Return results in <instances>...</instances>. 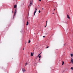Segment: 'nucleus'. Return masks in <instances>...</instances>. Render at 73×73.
Returning a JSON list of instances; mask_svg holds the SVG:
<instances>
[{
	"label": "nucleus",
	"instance_id": "f257e3e1",
	"mask_svg": "<svg viewBox=\"0 0 73 73\" xmlns=\"http://www.w3.org/2000/svg\"><path fill=\"white\" fill-rule=\"evenodd\" d=\"M33 4V1H30V5H29L28 8H29V6L30 5V7L31 6V5H32Z\"/></svg>",
	"mask_w": 73,
	"mask_h": 73
},
{
	"label": "nucleus",
	"instance_id": "f03ea898",
	"mask_svg": "<svg viewBox=\"0 0 73 73\" xmlns=\"http://www.w3.org/2000/svg\"><path fill=\"white\" fill-rule=\"evenodd\" d=\"M22 70L23 73H24V72H25L26 71V70H25V69H24V68H22Z\"/></svg>",
	"mask_w": 73,
	"mask_h": 73
},
{
	"label": "nucleus",
	"instance_id": "7ed1b4c3",
	"mask_svg": "<svg viewBox=\"0 0 73 73\" xmlns=\"http://www.w3.org/2000/svg\"><path fill=\"white\" fill-rule=\"evenodd\" d=\"M36 12H37V9H35V11L34 12V15H35V13H36Z\"/></svg>",
	"mask_w": 73,
	"mask_h": 73
},
{
	"label": "nucleus",
	"instance_id": "20e7f679",
	"mask_svg": "<svg viewBox=\"0 0 73 73\" xmlns=\"http://www.w3.org/2000/svg\"><path fill=\"white\" fill-rule=\"evenodd\" d=\"M16 12H17L16 10H15V11L14 15V16H15V15H16Z\"/></svg>",
	"mask_w": 73,
	"mask_h": 73
},
{
	"label": "nucleus",
	"instance_id": "39448f33",
	"mask_svg": "<svg viewBox=\"0 0 73 73\" xmlns=\"http://www.w3.org/2000/svg\"><path fill=\"white\" fill-rule=\"evenodd\" d=\"M67 17L68 18V19H70V17H69V15H68V14L67 15Z\"/></svg>",
	"mask_w": 73,
	"mask_h": 73
},
{
	"label": "nucleus",
	"instance_id": "423d86ee",
	"mask_svg": "<svg viewBox=\"0 0 73 73\" xmlns=\"http://www.w3.org/2000/svg\"><path fill=\"white\" fill-rule=\"evenodd\" d=\"M16 7H17V5H15L14 6V8H16Z\"/></svg>",
	"mask_w": 73,
	"mask_h": 73
},
{
	"label": "nucleus",
	"instance_id": "0eeeda50",
	"mask_svg": "<svg viewBox=\"0 0 73 73\" xmlns=\"http://www.w3.org/2000/svg\"><path fill=\"white\" fill-rule=\"evenodd\" d=\"M31 56H33V54L32 53H31Z\"/></svg>",
	"mask_w": 73,
	"mask_h": 73
},
{
	"label": "nucleus",
	"instance_id": "6e6552de",
	"mask_svg": "<svg viewBox=\"0 0 73 73\" xmlns=\"http://www.w3.org/2000/svg\"><path fill=\"white\" fill-rule=\"evenodd\" d=\"M64 61H62V65H64Z\"/></svg>",
	"mask_w": 73,
	"mask_h": 73
},
{
	"label": "nucleus",
	"instance_id": "1a4fd4ad",
	"mask_svg": "<svg viewBox=\"0 0 73 73\" xmlns=\"http://www.w3.org/2000/svg\"><path fill=\"white\" fill-rule=\"evenodd\" d=\"M28 25V21H27V24L26 25Z\"/></svg>",
	"mask_w": 73,
	"mask_h": 73
},
{
	"label": "nucleus",
	"instance_id": "9d476101",
	"mask_svg": "<svg viewBox=\"0 0 73 73\" xmlns=\"http://www.w3.org/2000/svg\"><path fill=\"white\" fill-rule=\"evenodd\" d=\"M70 55H71V57H73V54H70Z\"/></svg>",
	"mask_w": 73,
	"mask_h": 73
},
{
	"label": "nucleus",
	"instance_id": "9b49d317",
	"mask_svg": "<svg viewBox=\"0 0 73 73\" xmlns=\"http://www.w3.org/2000/svg\"><path fill=\"white\" fill-rule=\"evenodd\" d=\"M30 42H31V40H29L28 43H30Z\"/></svg>",
	"mask_w": 73,
	"mask_h": 73
},
{
	"label": "nucleus",
	"instance_id": "f8f14e48",
	"mask_svg": "<svg viewBox=\"0 0 73 73\" xmlns=\"http://www.w3.org/2000/svg\"><path fill=\"white\" fill-rule=\"evenodd\" d=\"M71 69H72V70H73V67H71Z\"/></svg>",
	"mask_w": 73,
	"mask_h": 73
},
{
	"label": "nucleus",
	"instance_id": "ddd939ff",
	"mask_svg": "<svg viewBox=\"0 0 73 73\" xmlns=\"http://www.w3.org/2000/svg\"><path fill=\"white\" fill-rule=\"evenodd\" d=\"M38 12H39V13H40V12H41V11H40V10Z\"/></svg>",
	"mask_w": 73,
	"mask_h": 73
},
{
	"label": "nucleus",
	"instance_id": "4468645a",
	"mask_svg": "<svg viewBox=\"0 0 73 73\" xmlns=\"http://www.w3.org/2000/svg\"><path fill=\"white\" fill-rule=\"evenodd\" d=\"M27 64H28V63L27 62L26 63V65L25 66L27 65Z\"/></svg>",
	"mask_w": 73,
	"mask_h": 73
},
{
	"label": "nucleus",
	"instance_id": "2eb2a0df",
	"mask_svg": "<svg viewBox=\"0 0 73 73\" xmlns=\"http://www.w3.org/2000/svg\"><path fill=\"white\" fill-rule=\"evenodd\" d=\"M49 48V46H48L46 47V48L47 49V48Z\"/></svg>",
	"mask_w": 73,
	"mask_h": 73
},
{
	"label": "nucleus",
	"instance_id": "dca6fc26",
	"mask_svg": "<svg viewBox=\"0 0 73 73\" xmlns=\"http://www.w3.org/2000/svg\"><path fill=\"white\" fill-rule=\"evenodd\" d=\"M39 58H41V56H40L39 57Z\"/></svg>",
	"mask_w": 73,
	"mask_h": 73
},
{
	"label": "nucleus",
	"instance_id": "f3484780",
	"mask_svg": "<svg viewBox=\"0 0 73 73\" xmlns=\"http://www.w3.org/2000/svg\"><path fill=\"white\" fill-rule=\"evenodd\" d=\"M47 25V24H46V25L44 27L45 28V27H46Z\"/></svg>",
	"mask_w": 73,
	"mask_h": 73
},
{
	"label": "nucleus",
	"instance_id": "a211bd4d",
	"mask_svg": "<svg viewBox=\"0 0 73 73\" xmlns=\"http://www.w3.org/2000/svg\"><path fill=\"white\" fill-rule=\"evenodd\" d=\"M45 37V36H43V37H44H44Z\"/></svg>",
	"mask_w": 73,
	"mask_h": 73
},
{
	"label": "nucleus",
	"instance_id": "6ab92c4d",
	"mask_svg": "<svg viewBox=\"0 0 73 73\" xmlns=\"http://www.w3.org/2000/svg\"><path fill=\"white\" fill-rule=\"evenodd\" d=\"M39 1H41V0H39Z\"/></svg>",
	"mask_w": 73,
	"mask_h": 73
},
{
	"label": "nucleus",
	"instance_id": "aec40b11",
	"mask_svg": "<svg viewBox=\"0 0 73 73\" xmlns=\"http://www.w3.org/2000/svg\"><path fill=\"white\" fill-rule=\"evenodd\" d=\"M42 10H44V8H42Z\"/></svg>",
	"mask_w": 73,
	"mask_h": 73
},
{
	"label": "nucleus",
	"instance_id": "412c9836",
	"mask_svg": "<svg viewBox=\"0 0 73 73\" xmlns=\"http://www.w3.org/2000/svg\"><path fill=\"white\" fill-rule=\"evenodd\" d=\"M46 24H47V21H46Z\"/></svg>",
	"mask_w": 73,
	"mask_h": 73
},
{
	"label": "nucleus",
	"instance_id": "4be33fe9",
	"mask_svg": "<svg viewBox=\"0 0 73 73\" xmlns=\"http://www.w3.org/2000/svg\"><path fill=\"white\" fill-rule=\"evenodd\" d=\"M38 55H39V56H40V54H38Z\"/></svg>",
	"mask_w": 73,
	"mask_h": 73
},
{
	"label": "nucleus",
	"instance_id": "5701e85b",
	"mask_svg": "<svg viewBox=\"0 0 73 73\" xmlns=\"http://www.w3.org/2000/svg\"><path fill=\"white\" fill-rule=\"evenodd\" d=\"M38 56H39V55H38Z\"/></svg>",
	"mask_w": 73,
	"mask_h": 73
},
{
	"label": "nucleus",
	"instance_id": "b1692460",
	"mask_svg": "<svg viewBox=\"0 0 73 73\" xmlns=\"http://www.w3.org/2000/svg\"><path fill=\"white\" fill-rule=\"evenodd\" d=\"M54 10H55V9H54Z\"/></svg>",
	"mask_w": 73,
	"mask_h": 73
},
{
	"label": "nucleus",
	"instance_id": "393cba45",
	"mask_svg": "<svg viewBox=\"0 0 73 73\" xmlns=\"http://www.w3.org/2000/svg\"><path fill=\"white\" fill-rule=\"evenodd\" d=\"M39 60H40V59H39Z\"/></svg>",
	"mask_w": 73,
	"mask_h": 73
},
{
	"label": "nucleus",
	"instance_id": "a878e982",
	"mask_svg": "<svg viewBox=\"0 0 73 73\" xmlns=\"http://www.w3.org/2000/svg\"><path fill=\"white\" fill-rule=\"evenodd\" d=\"M53 14H54V13H53Z\"/></svg>",
	"mask_w": 73,
	"mask_h": 73
},
{
	"label": "nucleus",
	"instance_id": "bb28decb",
	"mask_svg": "<svg viewBox=\"0 0 73 73\" xmlns=\"http://www.w3.org/2000/svg\"><path fill=\"white\" fill-rule=\"evenodd\" d=\"M24 48H23V50H24Z\"/></svg>",
	"mask_w": 73,
	"mask_h": 73
},
{
	"label": "nucleus",
	"instance_id": "cd10ccee",
	"mask_svg": "<svg viewBox=\"0 0 73 73\" xmlns=\"http://www.w3.org/2000/svg\"><path fill=\"white\" fill-rule=\"evenodd\" d=\"M39 61H40V60H39Z\"/></svg>",
	"mask_w": 73,
	"mask_h": 73
},
{
	"label": "nucleus",
	"instance_id": "c85d7f7f",
	"mask_svg": "<svg viewBox=\"0 0 73 73\" xmlns=\"http://www.w3.org/2000/svg\"><path fill=\"white\" fill-rule=\"evenodd\" d=\"M38 7H40V6H38Z\"/></svg>",
	"mask_w": 73,
	"mask_h": 73
},
{
	"label": "nucleus",
	"instance_id": "c756f323",
	"mask_svg": "<svg viewBox=\"0 0 73 73\" xmlns=\"http://www.w3.org/2000/svg\"><path fill=\"white\" fill-rule=\"evenodd\" d=\"M40 54H41V53H40Z\"/></svg>",
	"mask_w": 73,
	"mask_h": 73
},
{
	"label": "nucleus",
	"instance_id": "7c9ffc66",
	"mask_svg": "<svg viewBox=\"0 0 73 73\" xmlns=\"http://www.w3.org/2000/svg\"><path fill=\"white\" fill-rule=\"evenodd\" d=\"M42 52H41V53H41Z\"/></svg>",
	"mask_w": 73,
	"mask_h": 73
}]
</instances>
